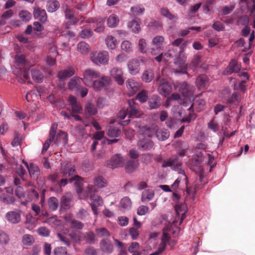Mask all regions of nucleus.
<instances>
[{
	"label": "nucleus",
	"mask_w": 255,
	"mask_h": 255,
	"mask_svg": "<svg viewBox=\"0 0 255 255\" xmlns=\"http://www.w3.org/2000/svg\"><path fill=\"white\" fill-rule=\"evenodd\" d=\"M34 242L33 236L30 234H24L22 238V243L26 246H31Z\"/></svg>",
	"instance_id": "obj_40"
},
{
	"label": "nucleus",
	"mask_w": 255,
	"mask_h": 255,
	"mask_svg": "<svg viewBox=\"0 0 255 255\" xmlns=\"http://www.w3.org/2000/svg\"><path fill=\"white\" fill-rule=\"evenodd\" d=\"M160 13L164 16L169 19V20H172L175 18V16L172 14L167 8H161L160 9Z\"/></svg>",
	"instance_id": "obj_53"
},
{
	"label": "nucleus",
	"mask_w": 255,
	"mask_h": 255,
	"mask_svg": "<svg viewBox=\"0 0 255 255\" xmlns=\"http://www.w3.org/2000/svg\"><path fill=\"white\" fill-rule=\"evenodd\" d=\"M121 49L127 52H130L132 50L131 43L128 41H124L121 44Z\"/></svg>",
	"instance_id": "obj_56"
},
{
	"label": "nucleus",
	"mask_w": 255,
	"mask_h": 255,
	"mask_svg": "<svg viewBox=\"0 0 255 255\" xmlns=\"http://www.w3.org/2000/svg\"><path fill=\"white\" fill-rule=\"evenodd\" d=\"M128 104L129 107V110L128 114V118L131 119L138 118L139 112L138 109L134 106V100L133 99L128 100Z\"/></svg>",
	"instance_id": "obj_20"
},
{
	"label": "nucleus",
	"mask_w": 255,
	"mask_h": 255,
	"mask_svg": "<svg viewBox=\"0 0 255 255\" xmlns=\"http://www.w3.org/2000/svg\"><path fill=\"white\" fill-rule=\"evenodd\" d=\"M128 26L134 33H138L140 30V21L137 18L133 19L128 23Z\"/></svg>",
	"instance_id": "obj_34"
},
{
	"label": "nucleus",
	"mask_w": 255,
	"mask_h": 255,
	"mask_svg": "<svg viewBox=\"0 0 255 255\" xmlns=\"http://www.w3.org/2000/svg\"><path fill=\"white\" fill-rule=\"evenodd\" d=\"M241 101L240 94L237 92H234L228 98V103L230 105L234 104L236 102L239 103Z\"/></svg>",
	"instance_id": "obj_48"
},
{
	"label": "nucleus",
	"mask_w": 255,
	"mask_h": 255,
	"mask_svg": "<svg viewBox=\"0 0 255 255\" xmlns=\"http://www.w3.org/2000/svg\"><path fill=\"white\" fill-rule=\"evenodd\" d=\"M33 17L42 23H45L47 20V15L46 11L39 7L33 8Z\"/></svg>",
	"instance_id": "obj_9"
},
{
	"label": "nucleus",
	"mask_w": 255,
	"mask_h": 255,
	"mask_svg": "<svg viewBox=\"0 0 255 255\" xmlns=\"http://www.w3.org/2000/svg\"><path fill=\"white\" fill-rule=\"evenodd\" d=\"M108 47L111 49H114L116 47L117 41L115 37L112 35H108L105 39Z\"/></svg>",
	"instance_id": "obj_36"
},
{
	"label": "nucleus",
	"mask_w": 255,
	"mask_h": 255,
	"mask_svg": "<svg viewBox=\"0 0 255 255\" xmlns=\"http://www.w3.org/2000/svg\"><path fill=\"white\" fill-rule=\"evenodd\" d=\"M138 166V162L133 160L128 161L125 165L127 172L130 173L133 172Z\"/></svg>",
	"instance_id": "obj_30"
},
{
	"label": "nucleus",
	"mask_w": 255,
	"mask_h": 255,
	"mask_svg": "<svg viewBox=\"0 0 255 255\" xmlns=\"http://www.w3.org/2000/svg\"><path fill=\"white\" fill-rule=\"evenodd\" d=\"M121 133V130L118 127L110 126L107 131V134L110 137H118Z\"/></svg>",
	"instance_id": "obj_27"
},
{
	"label": "nucleus",
	"mask_w": 255,
	"mask_h": 255,
	"mask_svg": "<svg viewBox=\"0 0 255 255\" xmlns=\"http://www.w3.org/2000/svg\"><path fill=\"white\" fill-rule=\"evenodd\" d=\"M8 236L2 231H0V244H7L9 242Z\"/></svg>",
	"instance_id": "obj_60"
},
{
	"label": "nucleus",
	"mask_w": 255,
	"mask_h": 255,
	"mask_svg": "<svg viewBox=\"0 0 255 255\" xmlns=\"http://www.w3.org/2000/svg\"><path fill=\"white\" fill-rule=\"evenodd\" d=\"M153 145L154 143L152 140L145 138L140 139L137 142L138 148L142 151L150 150L153 148Z\"/></svg>",
	"instance_id": "obj_19"
},
{
	"label": "nucleus",
	"mask_w": 255,
	"mask_h": 255,
	"mask_svg": "<svg viewBox=\"0 0 255 255\" xmlns=\"http://www.w3.org/2000/svg\"><path fill=\"white\" fill-rule=\"evenodd\" d=\"M131 12L134 15H139L144 11V7L140 4L136 5L130 8Z\"/></svg>",
	"instance_id": "obj_50"
},
{
	"label": "nucleus",
	"mask_w": 255,
	"mask_h": 255,
	"mask_svg": "<svg viewBox=\"0 0 255 255\" xmlns=\"http://www.w3.org/2000/svg\"><path fill=\"white\" fill-rule=\"evenodd\" d=\"M100 247L102 251L107 254H110L113 251V245L108 239H102L100 242Z\"/></svg>",
	"instance_id": "obj_17"
},
{
	"label": "nucleus",
	"mask_w": 255,
	"mask_h": 255,
	"mask_svg": "<svg viewBox=\"0 0 255 255\" xmlns=\"http://www.w3.org/2000/svg\"><path fill=\"white\" fill-rule=\"evenodd\" d=\"M71 201V199L65 196H63L61 198L60 208L61 209L66 210L69 208V204Z\"/></svg>",
	"instance_id": "obj_45"
},
{
	"label": "nucleus",
	"mask_w": 255,
	"mask_h": 255,
	"mask_svg": "<svg viewBox=\"0 0 255 255\" xmlns=\"http://www.w3.org/2000/svg\"><path fill=\"white\" fill-rule=\"evenodd\" d=\"M156 127L148 126H140L138 132L144 137H151L155 135Z\"/></svg>",
	"instance_id": "obj_12"
},
{
	"label": "nucleus",
	"mask_w": 255,
	"mask_h": 255,
	"mask_svg": "<svg viewBox=\"0 0 255 255\" xmlns=\"http://www.w3.org/2000/svg\"><path fill=\"white\" fill-rule=\"evenodd\" d=\"M69 223L70 224L72 228L77 230H82L84 226V224L81 222H80L75 219H72L70 220Z\"/></svg>",
	"instance_id": "obj_47"
},
{
	"label": "nucleus",
	"mask_w": 255,
	"mask_h": 255,
	"mask_svg": "<svg viewBox=\"0 0 255 255\" xmlns=\"http://www.w3.org/2000/svg\"><path fill=\"white\" fill-rule=\"evenodd\" d=\"M89 45L85 42H80L77 45V50L82 54H87L89 51Z\"/></svg>",
	"instance_id": "obj_43"
},
{
	"label": "nucleus",
	"mask_w": 255,
	"mask_h": 255,
	"mask_svg": "<svg viewBox=\"0 0 255 255\" xmlns=\"http://www.w3.org/2000/svg\"><path fill=\"white\" fill-rule=\"evenodd\" d=\"M119 23V17L115 14H112L109 16L107 19V25L111 28L116 27Z\"/></svg>",
	"instance_id": "obj_28"
},
{
	"label": "nucleus",
	"mask_w": 255,
	"mask_h": 255,
	"mask_svg": "<svg viewBox=\"0 0 255 255\" xmlns=\"http://www.w3.org/2000/svg\"><path fill=\"white\" fill-rule=\"evenodd\" d=\"M120 207L126 210H129L131 207V202L128 197H124L120 202Z\"/></svg>",
	"instance_id": "obj_41"
},
{
	"label": "nucleus",
	"mask_w": 255,
	"mask_h": 255,
	"mask_svg": "<svg viewBox=\"0 0 255 255\" xmlns=\"http://www.w3.org/2000/svg\"><path fill=\"white\" fill-rule=\"evenodd\" d=\"M76 68L73 66L69 67L63 70L59 71L57 74L58 79L64 80L67 78H70L75 74Z\"/></svg>",
	"instance_id": "obj_15"
},
{
	"label": "nucleus",
	"mask_w": 255,
	"mask_h": 255,
	"mask_svg": "<svg viewBox=\"0 0 255 255\" xmlns=\"http://www.w3.org/2000/svg\"><path fill=\"white\" fill-rule=\"evenodd\" d=\"M206 101L203 98H201L199 97H197L195 99L194 103L190 106V107L188 109V110L190 112V115H191V112L193 111V105H197L200 107H203L206 105Z\"/></svg>",
	"instance_id": "obj_39"
},
{
	"label": "nucleus",
	"mask_w": 255,
	"mask_h": 255,
	"mask_svg": "<svg viewBox=\"0 0 255 255\" xmlns=\"http://www.w3.org/2000/svg\"><path fill=\"white\" fill-rule=\"evenodd\" d=\"M0 200L3 203L7 205L13 204L15 202V198L13 196L8 195L5 193L1 194Z\"/></svg>",
	"instance_id": "obj_33"
},
{
	"label": "nucleus",
	"mask_w": 255,
	"mask_h": 255,
	"mask_svg": "<svg viewBox=\"0 0 255 255\" xmlns=\"http://www.w3.org/2000/svg\"><path fill=\"white\" fill-rule=\"evenodd\" d=\"M94 184L99 188L105 187L107 184V180L102 176H96L94 180Z\"/></svg>",
	"instance_id": "obj_35"
},
{
	"label": "nucleus",
	"mask_w": 255,
	"mask_h": 255,
	"mask_svg": "<svg viewBox=\"0 0 255 255\" xmlns=\"http://www.w3.org/2000/svg\"><path fill=\"white\" fill-rule=\"evenodd\" d=\"M73 182L76 192L79 196H81L83 191V178L78 175H74L69 179V183Z\"/></svg>",
	"instance_id": "obj_10"
},
{
	"label": "nucleus",
	"mask_w": 255,
	"mask_h": 255,
	"mask_svg": "<svg viewBox=\"0 0 255 255\" xmlns=\"http://www.w3.org/2000/svg\"><path fill=\"white\" fill-rule=\"evenodd\" d=\"M208 128L214 132H216L219 130V126L214 120L209 122L208 124Z\"/></svg>",
	"instance_id": "obj_63"
},
{
	"label": "nucleus",
	"mask_w": 255,
	"mask_h": 255,
	"mask_svg": "<svg viewBox=\"0 0 255 255\" xmlns=\"http://www.w3.org/2000/svg\"><path fill=\"white\" fill-rule=\"evenodd\" d=\"M80 36L83 38H88L93 34V31L90 29H84L80 32Z\"/></svg>",
	"instance_id": "obj_58"
},
{
	"label": "nucleus",
	"mask_w": 255,
	"mask_h": 255,
	"mask_svg": "<svg viewBox=\"0 0 255 255\" xmlns=\"http://www.w3.org/2000/svg\"><path fill=\"white\" fill-rule=\"evenodd\" d=\"M22 163L27 168L30 176L34 179H37L40 174L39 167L32 163H31L28 165L27 162L24 160L22 161Z\"/></svg>",
	"instance_id": "obj_14"
},
{
	"label": "nucleus",
	"mask_w": 255,
	"mask_h": 255,
	"mask_svg": "<svg viewBox=\"0 0 255 255\" xmlns=\"http://www.w3.org/2000/svg\"><path fill=\"white\" fill-rule=\"evenodd\" d=\"M170 240V237L168 235V234L166 233H163L161 238V243L158 247V248L160 249V251L163 252L165 250L167 244L169 243Z\"/></svg>",
	"instance_id": "obj_37"
},
{
	"label": "nucleus",
	"mask_w": 255,
	"mask_h": 255,
	"mask_svg": "<svg viewBox=\"0 0 255 255\" xmlns=\"http://www.w3.org/2000/svg\"><path fill=\"white\" fill-rule=\"evenodd\" d=\"M97 106L100 109H104L108 106V101L103 97H99L97 101Z\"/></svg>",
	"instance_id": "obj_59"
},
{
	"label": "nucleus",
	"mask_w": 255,
	"mask_h": 255,
	"mask_svg": "<svg viewBox=\"0 0 255 255\" xmlns=\"http://www.w3.org/2000/svg\"><path fill=\"white\" fill-rule=\"evenodd\" d=\"M127 87L130 95L132 96L140 88V84L132 79H129L126 81Z\"/></svg>",
	"instance_id": "obj_16"
},
{
	"label": "nucleus",
	"mask_w": 255,
	"mask_h": 255,
	"mask_svg": "<svg viewBox=\"0 0 255 255\" xmlns=\"http://www.w3.org/2000/svg\"><path fill=\"white\" fill-rule=\"evenodd\" d=\"M164 40V37L161 36H156L153 38L151 47L149 51L151 54L157 55L162 50Z\"/></svg>",
	"instance_id": "obj_4"
},
{
	"label": "nucleus",
	"mask_w": 255,
	"mask_h": 255,
	"mask_svg": "<svg viewBox=\"0 0 255 255\" xmlns=\"http://www.w3.org/2000/svg\"><path fill=\"white\" fill-rule=\"evenodd\" d=\"M148 210L149 208L147 206L141 205L137 208V214L139 216H143L148 212Z\"/></svg>",
	"instance_id": "obj_64"
},
{
	"label": "nucleus",
	"mask_w": 255,
	"mask_h": 255,
	"mask_svg": "<svg viewBox=\"0 0 255 255\" xmlns=\"http://www.w3.org/2000/svg\"><path fill=\"white\" fill-rule=\"evenodd\" d=\"M196 84L199 88L205 86L206 83V77L205 75L198 76L195 81Z\"/></svg>",
	"instance_id": "obj_49"
},
{
	"label": "nucleus",
	"mask_w": 255,
	"mask_h": 255,
	"mask_svg": "<svg viewBox=\"0 0 255 255\" xmlns=\"http://www.w3.org/2000/svg\"><path fill=\"white\" fill-rule=\"evenodd\" d=\"M19 16L23 21L27 22L31 19V14L26 10H21L19 12Z\"/></svg>",
	"instance_id": "obj_46"
},
{
	"label": "nucleus",
	"mask_w": 255,
	"mask_h": 255,
	"mask_svg": "<svg viewBox=\"0 0 255 255\" xmlns=\"http://www.w3.org/2000/svg\"><path fill=\"white\" fill-rule=\"evenodd\" d=\"M100 76V73L92 69H87L83 72V78L82 81L87 86H92L94 83V79L97 78Z\"/></svg>",
	"instance_id": "obj_3"
},
{
	"label": "nucleus",
	"mask_w": 255,
	"mask_h": 255,
	"mask_svg": "<svg viewBox=\"0 0 255 255\" xmlns=\"http://www.w3.org/2000/svg\"><path fill=\"white\" fill-rule=\"evenodd\" d=\"M170 133L168 129L165 128H159L156 127L155 136L160 141H164L168 138Z\"/></svg>",
	"instance_id": "obj_22"
},
{
	"label": "nucleus",
	"mask_w": 255,
	"mask_h": 255,
	"mask_svg": "<svg viewBox=\"0 0 255 255\" xmlns=\"http://www.w3.org/2000/svg\"><path fill=\"white\" fill-rule=\"evenodd\" d=\"M212 28L217 31H222L225 30V25L219 21H216L212 25Z\"/></svg>",
	"instance_id": "obj_57"
},
{
	"label": "nucleus",
	"mask_w": 255,
	"mask_h": 255,
	"mask_svg": "<svg viewBox=\"0 0 255 255\" xmlns=\"http://www.w3.org/2000/svg\"><path fill=\"white\" fill-rule=\"evenodd\" d=\"M111 79L109 76H103L99 80H94L93 87L96 90H101L110 85Z\"/></svg>",
	"instance_id": "obj_7"
},
{
	"label": "nucleus",
	"mask_w": 255,
	"mask_h": 255,
	"mask_svg": "<svg viewBox=\"0 0 255 255\" xmlns=\"http://www.w3.org/2000/svg\"><path fill=\"white\" fill-rule=\"evenodd\" d=\"M31 76L33 80L38 83H41L43 80V75L41 71L33 69L31 70Z\"/></svg>",
	"instance_id": "obj_31"
},
{
	"label": "nucleus",
	"mask_w": 255,
	"mask_h": 255,
	"mask_svg": "<svg viewBox=\"0 0 255 255\" xmlns=\"http://www.w3.org/2000/svg\"><path fill=\"white\" fill-rule=\"evenodd\" d=\"M91 60L96 65H105L109 61V54L107 51H103L98 53H94L91 58Z\"/></svg>",
	"instance_id": "obj_5"
},
{
	"label": "nucleus",
	"mask_w": 255,
	"mask_h": 255,
	"mask_svg": "<svg viewBox=\"0 0 255 255\" xmlns=\"http://www.w3.org/2000/svg\"><path fill=\"white\" fill-rule=\"evenodd\" d=\"M124 159L120 154L114 155L110 160L107 161V166L112 169L122 167L124 165Z\"/></svg>",
	"instance_id": "obj_6"
},
{
	"label": "nucleus",
	"mask_w": 255,
	"mask_h": 255,
	"mask_svg": "<svg viewBox=\"0 0 255 255\" xmlns=\"http://www.w3.org/2000/svg\"><path fill=\"white\" fill-rule=\"evenodd\" d=\"M139 244L137 242H132L128 247V251L131 253L139 251Z\"/></svg>",
	"instance_id": "obj_61"
},
{
	"label": "nucleus",
	"mask_w": 255,
	"mask_h": 255,
	"mask_svg": "<svg viewBox=\"0 0 255 255\" xmlns=\"http://www.w3.org/2000/svg\"><path fill=\"white\" fill-rule=\"evenodd\" d=\"M60 7L59 2L56 0L49 1L46 4V9L49 12L56 11Z\"/></svg>",
	"instance_id": "obj_29"
},
{
	"label": "nucleus",
	"mask_w": 255,
	"mask_h": 255,
	"mask_svg": "<svg viewBox=\"0 0 255 255\" xmlns=\"http://www.w3.org/2000/svg\"><path fill=\"white\" fill-rule=\"evenodd\" d=\"M48 206L49 210L52 212L56 211L59 206V201L55 197H51L48 200Z\"/></svg>",
	"instance_id": "obj_32"
},
{
	"label": "nucleus",
	"mask_w": 255,
	"mask_h": 255,
	"mask_svg": "<svg viewBox=\"0 0 255 255\" xmlns=\"http://www.w3.org/2000/svg\"><path fill=\"white\" fill-rule=\"evenodd\" d=\"M138 49L142 53L147 52L146 43L144 39H140L138 43Z\"/></svg>",
	"instance_id": "obj_54"
},
{
	"label": "nucleus",
	"mask_w": 255,
	"mask_h": 255,
	"mask_svg": "<svg viewBox=\"0 0 255 255\" xmlns=\"http://www.w3.org/2000/svg\"><path fill=\"white\" fill-rule=\"evenodd\" d=\"M148 98L147 92L146 90H142L136 95V99L140 103L146 102Z\"/></svg>",
	"instance_id": "obj_51"
},
{
	"label": "nucleus",
	"mask_w": 255,
	"mask_h": 255,
	"mask_svg": "<svg viewBox=\"0 0 255 255\" xmlns=\"http://www.w3.org/2000/svg\"><path fill=\"white\" fill-rule=\"evenodd\" d=\"M154 191L152 189H145L141 194V201L142 202H148L154 197Z\"/></svg>",
	"instance_id": "obj_24"
},
{
	"label": "nucleus",
	"mask_w": 255,
	"mask_h": 255,
	"mask_svg": "<svg viewBox=\"0 0 255 255\" xmlns=\"http://www.w3.org/2000/svg\"><path fill=\"white\" fill-rule=\"evenodd\" d=\"M38 234L42 237H48L50 234V230L45 227H41L37 230Z\"/></svg>",
	"instance_id": "obj_55"
},
{
	"label": "nucleus",
	"mask_w": 255,
	"mask_h": 255,
	"mask_svg": "<svg viewBox=\"0 0 255 255\" xmlns=\"http://www.w3.org/2000/svg\"><path fill=\"white\" fill-rule=\"evenodd\" d=\"M110 74L119 85H123L124 84V79L123 77V73L121 69L117 67H114L110 71Z\"/></svg>",
	"instance_id": "obj_13"
},
{
	"label": "nucleus",
	"mask_w": 255,
	"mask_h": 255,
	"mask_svg": "<svg viewBox=\"0 0 255 255\" xmlns=\"http://www.w3.org/2000/svg\"><path fill=\"white\" fill-rule=\"evenodd\" d=\"M54 255H67V251L65 247H58L54 250Z\"/></svg>",
	"instance_id": "obj_62"
},
{
	"label": "nucleus",
	"mask_w": 255,
	"mask_h": 255,
	"mask_svg": "<svg viewBox=\"0 0 255 255\" xmlns=\"http://www.w3.org/2000/svg\"><path fill=\"white\" fill-rule=\"evenodd\" d=\"M140 62L143 63V59H134L129 62L128 67L129 72L131 75H135L139 72Z\"/></svg>",
	"instance_id": "obj_11"
},
{
	"label": "nucleus",
	"mask_w": 255,
	"mask_h": 255,
	"mask_svg": "<svg viewBox=\"0 0 255 255\" xmlns=\"http://www.w3.org/2000/svg\"><path fill=\"white\" fill-rule=\"evenodd\" d=\"M148 105L151 109L158 108L161 105V99L156 95H153L148 101Z\"/></svg>",
	"instance_id": "obj_26"
},
{
	"label": "nucleus",
	"mask_w": 255,
	"mask_h": 255,
	"mask_svg": "<svg viewBox=\"0 0 255 255\" xmlns=\"http://www.w3.org/2000/svg\"><path fill=\"white\" fill-rule=\"evenodd\" d=\"M181 165L182 163L181 162L178 161V156L175 155L173 157H170L166 160H164L162 161L161 167L162 168L170 167L173 170L177 172L179 174H182L184 177V179L185 180L187 193L189 194H191L192 192L195 194L197 190L199 188V186L197 184H194L193 191H192L191 187H188L187 185L189 182L188 177L185 175V171L182 168Z\"/></svg>",
	"instance_id": "obj_1"
},
{
	"label": "nucleus",
	"mask_w": 255,
	"mask_h": 255,
	"mask_svg": "<svg viewBox=\"0 0 255 255\" xmlns=\"http://www.w3.org/2000/svg\"><path fill=\"white\" fill-rule=\"evenodd\" d=\"M88 189L90 192V200L92 203L99 206H101L103 204V199L101 197L93 193L94 187L92 185H89Z\"/></svg>",
	"instance_id": "obj_18"
},
{
	"label": "nucleus",
	"mask_w": 255,
	"mask_h": 255,
	"mask_svg": "<svg viewBox=\"0 0 255 255\" xmlns=\"http://www.w3.org/2000/svg\"><path fill=\"white\" fill-rule=\"evenodd\" d=\"M172 90V86L169 82L165 79H162L160 81L158 87V92L163 96L168 95Z\"/></svg>",
	"instance_id": "obj_8"
},
{
	"label": "nucleus",
	"mask_w": 255,
	"mask_h": 255,
	"mask_svg": "<svg viewBox=\"0 0 255 255\" xmlns=\"http://www.w3.org/2000/svg\"><path fill=\"white\" fill-rule=\"evenodd\" d=\"M183 41V39L182 38H179L175 39L173 42L172 45L174 46L179 47V53H181L184 51L185 45L184 44H182Z\"/></svg>",
	"instance_id": "obj_52"
},
{
	"label": "nucleus",
	"mask_w": 255,
	"mask_h": 255,
	"mask_svg": "<svg viewBox=\"0 0 255 255\" xmlns=\"http://www.w3.org/2000/svg\"><path fill=\"white\" fill-rule=\"evenodd\" d=\"M76 171V167L71 161H64L60 163V172L62 177H70L74 175Z\"/></svg>",
	"instance_id": "obj_2"
},
{
	"label": "nucleus",
	"mask_w": 255,
	"mask_h": 255,
	"mask_svg": "<svg viewBox=\"0 0 255 255\" xmlns=\"http://www.w3.org/2000/svg\"><path fill=\"white\" fill-rule=\"evenodd\" d=\"M6 219L12 224H16L20 222L21 216L19 213L16 211L8 212L5 215Z\"/></svg>",
	"instance_id": "obj_21"
},
{
	"label": "nucleus",
	"mask_w": 255,
	"mask_h": 255,
	"mask_svg": "<svg viewBox=\"0 0 255 255\" xmlns=\"http://www.w3.org/2000/svg\"><path fill=\"white\" fill-rule=\"evenodd\" d=\"M85 112L89 115H95L98 113V110L94 104L88 103L85 106Z\"/></svg>",
	"instance_id": "obj_44"
},
{
	"label": "nucleus",
	"mask_w": 255,
	"mask_h": 255,
	"mask_svg": "<svg viewBox=\"0 0 255 255\" xmlns=\"http://www.w3.org/2000/svg\"><path fill=\"white\" fill-rule=\"evenodd\" d=\"M240 70L237 61L235 60H232L229 66L225 69L224 72L227 75H230L233 73L238 72Z\"/></svg>",
	"instance_id": "obj_23"
},
{
	"label": "nucleus",
	"mask_w": 255,
	"mask_h": 255,
	"mask_svg": "<svg viewBox=\"0 0 255 255\" xmlns=\"http://www.w3.org/2000/svg\"><path fill=\"white\" fill-rule=\"evenodd\" d=\"M15 61L16 64L21 66L26 67L27 65V61L23 54H17L15 56Z\"/></svg>",
	"instance_id": "obj_42"
},
{
	"label": "nucleus",
	"mask_w": 255,
	"mask_h": 255,
	"mask_svg": "<svg viewBox=\"0 0 255 255\" xmlns=\"http://www.w3.org/2000/svg\"><path fill=\"white\" fill-rule=\"evenodd\" d=\"M82 80V78L77 77H74L71 79L68 84V89L71 91L79 89L78 82Z\"/></svg>",
	"instance_id": "obj_38"
},
{
	"label": "nucleus",
	"mask_w": 255,
	"mask_h": 255,
	"mask_svg": "<svg viewBox=\"0 0 255 255\" xmlns=\"http://www.w3.org/2000/svg\"><path fill=\"white\" fill-rule=\"evenodd\" d=\"M154 78V74L152 70L148 69L143 71L141 78L145 83H150Z\"/></svg>",
	"instance_id": "obj_25"
}]
</instances>
